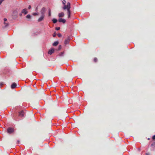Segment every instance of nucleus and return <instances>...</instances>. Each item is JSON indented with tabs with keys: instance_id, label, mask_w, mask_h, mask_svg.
Instances as JSON below:
<instances>
[{
	"instance_id": "f257e3e1",
	"label": "nucleus",
	"mask_w": 155,
	"mask_h": 155,
	"mask_svg": "<svg viewBox=\"0 0 155 155\" xmlns=\"http://www.w3.org/2000/svg\"><path fill=\"white\" fill-rule=\"evenodd\" d=\"M71 8L70 3L68 2L67 3V5H65L63 7V8L64 10L67 9L68 12V18H69L71 16V12L70 11V8Z\"/></svg>"
},
{
	"instance_id": "f03ea898",
	"label": "nucleus",
	"mask_w": 155,
	"mask_h": 155,
	"mask_svg": "<svg viewBox=\"0 0 155 155\" xmlns=\"http://www.w3.org/2000/svg\"><path fill=\"white\" fill-rule=\"evenodd\" d=\"M18 13V10L16 9L14 10L12 14V16L13 18H16L17 17V15Z\"/></svg>"
},
{
	"instance_id": "7ed1b4c3",
	"label": "nucleus",
	"mask_w": 155,
	"mask_h": 155,
	"mask_svg": "<svg viewBox=\"0 0 155 155\" xmlns=\"http://www.w3.org/2000/svg\"><path fill=\"white\" fill-rule=\"evenodd\" d=\"M7 132L9 134L12 133L14 131V129L12 127H9L7 130Z\"/></svg>"
},
{
	"instance_id": "20e7f679",
	"label": "nucleus",
	"mask_w": 155,
	"mask_h": 155,
	"mask_svg": "<svg viewBox=\"0 0 155 155\" xmlns=\"http://www.w3.org/2000/svg\"><path fill=\"white\" fill-rule=\"evenodd\" d=\"M46 11V9L45 7H43L41 9L40 12L42 15H45V14Z\"/></svg>"
},
{
	"instance_id": "39448f33",
	"label": "nucleus",
	"mask_w": 155,
	"mask_h": 155,
	"mask_svg": "<svg viewBox=\"0 0 155 155\" xmlns=\"http://www.w3.org/2000/svg\"><path fill=\"white\" fill-rule=\"evenodd\" d=\"M70 40V37L69 36H68V38L66 39L64 41V44L65 45H66L68 44Z\"/></svg>"
},
{
	"instance_id": "423d86ee",
	"label": "nucleus",
	"mask_w": 155,
	"mask_h": 155,
	"mask_svg": "<svg viewBox=\"0 0 155 155\" xmlns=\"http://www.w3.org/2000/svg\"><path fill=\"white\" fill-rule=\"evenodd\" d=\"M4 24L5 25V27H7L8 25V22H6L7 19L6 18H4Z\"/></svg>"
},
{
	"instance_id": "0eeeda50",
	"label": "nucleus",
	"mask_w": 155,
	"mask_h": 155,
	"mask_svg": "<svg viewBox=\"0 0 155 155\" xmlns=\"http://www.w3.org/2000/svg\"><path fill=\"white\" fill-rule=\"evenodd\" d=\"M24 112L22 110L19 112V116L20 117H22L24 116Z\"/></svg>"
},
{
	"instance_id": "6e6552de",
	"label": "nucleus",
	"mask_w": 155,
	"mask_h": 155,
	"mask_svg": "<svg viewBox=\"0 0 155 155\" xmlns=\"http://www.w3.org/2000/svg\"><path fill=\"white\" fill-rule=\"evenodd\" d=\"M21 13L23 14L24 15H25L28 13V12L27 11V9L24 8L22 9L21 11Z\"/></svg>"
},
{
	"instance_id": "1a4fd4ad",
	"label": "nucleus",
	"mask_w": 155,
	"mask_h": 155,
	"mask_svg": "<svg viewBox=\"0 0 155 155\" xmlns=\"http://www.w3.org/2000/svg\"><path fill=\"white\" fill-rule=\"evenodd\" d=\"M45 15H41V16L38 18V21L40 22L43 20Z\"/></svg>"
},
{
	"instance_id": "9d476101",
	"label": "nucleus",
	"mask_w": 155,
	"mask_h": 155,
	"mask_svg": "<svg viewBox=\"0 0 155 155\" xmlns=\"http://www.w3.org/2000/svg\"><path fill=\"white\" fill-rule=\"evenodd\" d=\"M58 21L59 22H62L63 23H64L66 22V21L64 19L60 18L59 19Z\"/></svg>"
},
{
	"instance_id": "9b49d317",
	"label": "nucleus",
	"mask_w": 155,
	"mask_h": 155,
	"mask_svg": "<svg viewBox=\"0 0 155 155\" xmlns=\"http://www.w3.org/2000/svg\"><path fill=\"white\" fill-rule=\"evenodd\" d=\"M54 49H51L48 51V54H52L54 52Z\"/></svg>"
},
{
	"instance_id": "f8f14e48",
	"label": "nucleus",
	"mask_w": 155,
	"mask_h": 155,
	"mask_svg": "<svg viewBox=\"0 0 155 155\" xmlns=\"http://www.w3.org/2000/svg\"><path fill=\"white\" fill-rule=\"evenodd\" d=\"M64 13L63 12H61L59 13L58 14V17L59 18L62 17L64 16Z\"/></svg>"
},
{
	"instance_id": "ddd939ff",
	"label": "nucleus",
	"mask_w": 155,
	"mask_h": 155,
	"mask_svg": "<svg viewBox=\"0 0 155 155\" xmlns=\"http://www.w3.org/2000/svg\"><path fill=\"white\" fill-rule=\"evenodd\" d=\"M16 84L15 83H13L11 86V87L12 89H14L16 87Z\"/></svg>"
},
{
	"instance_id": "4468645a",
	"label": "nucleus",
	"mask_w": 155,
	"mask_h": 155,
	"mask_svg": "<svg viewBox=\"0 0 155 155\" xmlns=\"http://www.w3.org/2000/svg\"><path fill=\"white\" fill-rule=\"evenodd\" d=\"M58 41L54 42L53 44V45L54 46H56L58 45Z\"/></svg>"
},
{
	"instance_id": "2eb2a0df",
	"label": "nucleus",
	"mask_w": 155,
	"mask_h": 155,
	"mask_svg": "<svg viewBox=\"0 0 155 155\" xmlns=\"http://www.w3.org/2000/svg\"><path fill=\"white\" fill-rule=\"evenodd\" d=\"M52 21L54 23H56L57 21V20L55 18L53 19Z\"/></svg>"
},
{
	"instance_id": "dca6fc26",
	"label": "nucleus",
	"mask_w": 155,
	"mask_h": 155,
	"mask_svg": "<svg viewBox=\"0 0 155 155\" xmlns=\"http://www.w3.org/2000/svg\"><path fill=\"white\" fill-rule=\"evenodd\" d=\"M31 16L30 15H28L26 16V18L28 19H30L31 18Z\"/></svg>"
},
{
	"instance_id": "f3484780",
	"label": "nucleus",
	"mask_w": 155,
	"mask_h": 155,
	"mask_svg": "<svg viewBox=\"0 0 155 155\" xmlns=\"http://www.w3.org/2000/svg\"><path fill=\"white\" fill-rule=\"evenodd\" d=\"M62 3L64 5V6L65 5H65V3H66V1L65 0H63L62 1Z\"/></svg>"
},
{
	"instance_id": "a211bd4d",
	"label": "nucleus",
	"mask_w": 155,
	"mask_h": 155,
	"mask_svg": "<svg viewBox=\"0 0 155 155\" xmlns=\"http://www.w3.org/2000/svg\"><path fill=\"white\" fill-rule=\"evenodd\" d=\"M97 61V59L96 58H95L94 59V62H96Z\"/></svg>"
},
{
	"instance_id": "6ab92c4d",
	"label": "nucleus",
	"mask_w": 155,
	"mask_h": 155,
	"mask_svg": "<svg viewBox=\"0 0 155 155\" xmlns=\"http://www.w3.org/2000/svg\"><path fill=\"white\" fill-rule=\"evenodd\" d=\"M49 16H50L51 15V11L50 9H49V14H48Z\"/></svg>"
},
{
	"instance_id": "aec40b11",
	"label": "nucleus",
	"mask_w": 155,
	"mask_h": 155,
	"mask_svg": "<svg viewBox=\"0 0 155 155\" xmlns=\"http://www.w3.org/2000/svg\"><path fill=\"white\" fill-rule=\"evenodd\" d=\"M57 35H58V36L59 37H61V36H62V35L60 33H58Z\"/></svg>"
},
{
	"instance_id": "412c9836",
	"label": "nucleus",
	"mask_w": 155,
	"mask_h": 155,
	"mask_svg": "<svg viewBox=\"0 0 155 155\" xmlns=\"http://www.w3.org/2000/svg\"><path fill=\"white\" fill-rule=\"evenodd\" d=\"M55 29L57 30H59L60 29V27H56L55 28Z\"/></svg>"
},
{
	"instance_id": "4be33fe9",
	"label": "nucleus",
	"mask_w": 155,
	"mask_h": 155,
	"mask_svg": "<svg viewBox=\"0 0 155 155\" xmlns=\"http://www.w3.org/2000/svg\"><path fill=\"white\" fill-rule=\"evenodd\" d=\"M33 15L35 16L36 15H37L38 14L36 13H33Z\"/></svg>"
},
{
	"instance_id": "5701e85b",
	"label": "nucleus",
	"mask_w": 155,
	"mask_h": 155,
	"mask_svg": "<svg viewBox=\"0 0 155 155\" xmlns=\"http://www.w3.org/2000/svg\"><path fill=\"white\" fill-rule=\"evenodd\" d=\"M152 139L154 140L155 139V135L153 136Z\"/></svg>"
},
{
	"instance_id": "b1692460",
	"label": "nucleus",
	"mask_w": 155,
	"mask_h": 155,
	"mask_svg": "<svg viewBox=\"0 0 155 155\" xmlns=\"http://www.w3.org/2000/svg\"><path fill=\"white\" fill-rule=\"evenodd\" d=\"M4 0H0V5L2 3V2L4 1Z\"/></svg>"
},
{
	"instance_id": "393cba45",
	"label": "nucleus",
	"mask_w": 155,
	"mask_h": 155,
	"mask_svg": "<svg viewBox=\"0 0 155 155\" xmlns=\"http://www.w3.org/2000/svg\"><path fill=\"white\" fill-rule=\"evenodd\" d=\"M28 8L29 9H31V6L30 5H29Z\"/></svg>"
},
{
	"instance_id": "a878e982",
	"label": "nucleus",
	"mask_w": 155,
	"mask_h": 155,
	"mask_svg": "<svg viewBox=\"0 0 155 155\" xmlns=\"http://www.w3.org/2000/svg\"><path fill=\"white\" fill-rule=\"evenodd\" d=\"M64 54V53L63 52H61L60 54V56H62L63 55V54Z\"/></svg>"
},
{
	"instance_id": "bb28decb",
	"label": "nucleus",
	"mask_w": 155,
	"mask_h": 155,
	"mask_svg": "<svg viewBox=\"0 0 155 155\" xmlns=\"http://www.w3.org/2000/svg\"><path fill=\"white\" fill-rule=\"evenodd\" d=\"M22 13L21 12L19 14V15L20 16H21L22 15Z\"/></svg>"
},
{
	"instance_id": "cd10ccee",
	"label": "nucleus",
	"mask_w": 155,
	"mask_h": 155,
	"mask_svg": "<svg viewBox=\"0 0 155 155\" xmlns=\"http://www.w3.org/2000/svg\"><path fill=\"white\" fill-rule=\"evenodd\" d=\"M56 35L55 34H54L53 35V36L54 37H55V36Z\"/></svg>"
},
{
	"instance_id": "c85d7f7f",
	"label": "nucleus",
	"mask_w": 155,
	"mask_h": 155,
	"mask_svg": "<svg viewBox=\"0 0 155 155\" xmlns=\"http://www.w3.org/2000/svg\"><path fill=\"white\" fill-rule=\"evenodd\" d=\"M146 155H149V153H146Z\"/></svg>"
},
{
	"instance_id": "c756f323",
	"label": "nucleus",
	"mask_w": 155,
	"mask_h": 155,
	"mask_svg": "<svg viewBox=\"0 0 155 155\" xmlns=\"http://www.w3.org/2000/svg\"><path fill=\"white\" fill-rule=\"evenodd\" d=\"M18 143L19 142V141H18Z\"/></svg>"
}]
</instances>
